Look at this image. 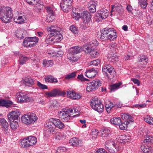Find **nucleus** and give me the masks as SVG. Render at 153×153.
Wrapping results in <instances>:
<instances>
[{
    "label": "nucleus",
    "mask_w": 153,
    "mask_h": 153,
    "mask_svg": "<svg viewBox=\"0 0 153 153\" xmlns=\"http://www.w3.org/2000/svg\"><path fill=\"white\" fill-rule=\"evenodd\" d=\"M98 45V43L96 40L93 41L88 44L83 45L82 47V50L86 53H91V57L96 58L99 54L97 50L95 49L96 46Z\"/></svg>",
    "instance_id": "nucleus-1"
},
{
    "label": "nucleus",
    "mask_w": 153,
    "mask_h": 153,
    "mask_svg": "<svg viewBox=\"0 0 153 153\" xmlns=\"http://www.w3.org/2000/svg\"><path fill=\"white\" fill-rule=\"evenodd\" d=\"M101 36L100 39L103 41L107 39L114 40L115 39L117 36L116 31L113 28H105L101 30Z\"/></svg>",
    "instance_id": "nucleus-2"
},
{
    "label": "nucleus",
    "mask_w": 153,
    "mask_h": 153,
    "mask_svg": "<svg viewBox=\"0 0 153 153\" xmlns=\"http://www.w3.org/2000/svg\"><path fill=\"white\" fill-rule=\"evenodd\" d=\"M12 16L10 7L4 6L0 7V19L4 23L10 22Z\"/></svg>",
    "instance_id": "nucleus-3"
},
{
    "label": "nucleus",
    "mask_w": 153,
    "mask_h": 153,
    "mask_svg": "<svg viewBox=\"0 0 153 153\" xmlns=\"http://www.w3.org/2000/svg\"><path fill=\"white\" fill-rule=\"evenodd\" d=\"M37 119L38 117L36 114L32 113L24 114L21 117L22 122L27 125L34 123Z\"/></svg>",
    "instance_id": "nucleus-4"
},
{
    "label": "nucleus",
    "mask_w": 153,
    "mask_h": 153,
    "mask_svg": "<svg viewBox=\"0 0 153 153\" xmlns=\"http://www.w3.org/2000/svg\"><path fill=\"white\" fill-rule=\"evenodd\" d=\"M37 142V139L34 136H30L25 139L21 140L20 144L22 147H29L36 144Z\"/></svg>",
    "instance_id": "nucleus-5"
},
{
    "label": "nucleus",
    "mask_w": 153,
    "mask_h": 153,
    "mask_svg": "<svg viewBox=\"0 0 153 153\" xmlns=\"http://www.w3.org/2000/svg\"><path fill=\"white\" fill-rule=\"evenodd\" d=\"M103 73L108 78L110 77H113L115 74V70L113 67L110 65H107L104 66L102 68Z\"/></svg>",
    "instance_id": "nucleus-6"
},
{
    "label": "nucleus",
    "mask_w": 153,
    "mask_h": 153,
    "mask_svg": "<svg viewBox=\"0 0 153 153\" xmlns=\"http://www.w3.org/2000/svg\"><path fill=\"white\" fill-rule=\"evenodd\" d=\"M46 95L48 97H55L59 96H64L66 94L65 91H61L58 89H54L50 91L46 92Z\"/></svg>",
    "instance_id": "nucleus-7"
},
{
    "label": "nucleus",
    "mask_w": 153,
    "mask_h": 153,
    "mask_svg": "<svg viewBox=\"0 0 153 153\" xmlns=\"http://www.w3.org/2000/svg\"><path fill=\"white\" fill-rule=\"evenodd\" d=\"M101 82L99 80L96 79L94 80L88 84L87 90L88 91H94L101 85Z\"/></svg>",
    "instance_id": "nucleus-8"
},
{
    "label": "nucleus",
    "mask_w": 153,
    "mask_h": 153,
    "mask_svg": "<svg viewBox=\"0 0 153 153\" xmlns=\"http://www.w3.org/2000/svg\"><path fill=\"white\" fill-rule=\"evenodd\" d=\"M70 113L68 109L62 110L58 112V116L63 122H68L70 119Z\"/></svg>",
    "instance_id": "nucleus-9"
},
{
    "label": "nucleus",
    "mask_w": 153,
    "mask_h": 153,
    "mask_svg": "<svg viewBox=\"0 0 153 153\" xmlns=\"http://www.w3.org/2000/svg\"><path fill=\"white\" fill-rule=\"evenodd\" d=\"M20 115L18 111H12L7 115V117L10 122L19 121L20 120L19 115Z\"/></svg>",
    "instance_id": "nucleus-10"
},
{
    "label": "nucleus",
    "mask_w": 153,
    "mask_h": 153,
    "mask_svg": "<svg viewBox=\"0 0 153 153\" xmlns=\"http://www.w3.org/2000/svg\"><path fill=\"white\" fill-rule=\"evenodd\" d=\"M99 0H90L88 5V9L91 13H92L96 11V5Z\"/></svg>",
    "instance_id": "nucleus-11"
},
{
    "label": "nucleus",
    "mask_w": 153,
    "mask_h": 153,
    "mask_svg": "<svg viewBox=\"0 0 153 153\" xmlns=\"http://www.w3.org/2000/svg\"><path fill=\"white\" fill-rule=\"evenodd\" d=\"M18 100L22 102H32L34 101L33 98L29 97L27 95H25L22 93L20 94L19 95Z\"/></svg>",
    "instance_id": "nucleus-12"
},
{
    "label": "nucleus",
    "mask_w": 153,
    "mask_h": 153,
    "mask_svg": "<svg viewBox=\"0 0 153 153\" xmlns=\"http://www.w3.org/2000/svg\"><path fill=\"white\" fill-rule=\"evenodd\" d=\"M97 68H91L85 72V75L89 78L94 77L97 73Z\"/></svg>",
    "instance_id": "nucleus-13"
},
{
    "label": "nucleus",
    "mask_w": 153,
    "mask_h": 153,
    "mask_svg": "<svg viewBox=\"0 0 153 153\" xmlns=\"http://www.w3.org/2000/svg\"><path fill=\"white\" fill-rule=\"evenodd\" d=\"M82 17L83 18V23H90L91 20V15L87 11H84L82 13Z\"/></svg>",
    "instance_id": "nucleus-14"
},
{
    "label": "nucleus",
    "mask_w": 153,
    "mask_h": 153,
    "mask_svg": "<svg viewBox=\"0 0 153 153\" xmlns=\"http://www.w3.org/2000/svg\"><path fill=\"white\" fill-rule=\"evenodd\" d=\"M36 81L31 77H26L23 79L22 83L26 86L31 87L34 84Z\"/></svg>",
    "instance_id": "nucleus-15"
},
{
    "label": "nucleus",
    "mask_w": 153,
    "mask_h": 153,
    "mask_svg": "<svg viewBox=\"0 0 153 153\" xmlns=\"http://www.w3.org/2000/svg\"><path fill=\"white\" fill-rule=\"evenodd\" d=\"M123 11L122 6L119 4L111 5V13H112V12H114L118 13H121Z\"/></svg>",
    "instance_id": "nucleus-16"
},
{
    "label": "nucleus",
    "mask_w": 153,
    "mask_h": 153,
    "mask_svg": "<svg viewBox=\"0 0 153 153\" xmlns=\"http://www.w3.org/2000/svg\"><path fill=\"white\" fill-rule=\"evenodd\" d=\"M98 17L102 19H105L108 15V11L105 9H101L98 12Z\"/></svg>",
    "instance_id": "nucleus-17"
},
{
    "label": "nucleus",
    "mask_w": 153,
    "mask_h": 153,
    "mask_svg": "<svg viewBox=\"0 0 153 153\" xmlns=\"http://www.w3.org/2000/svg\"><path fill=\"white\" fill-rule=\"evenodd\" d=\"M0 124L2 126V130L5 132H8V124L3 118H0Z\"/></svg>",
    "instance_id": "nucleus-18"
},
{
    "label": "nucleus",
    "mask_w": 153,
    "mask_h": 153,
    "mask_svg": "<svg viewBox=\"0 0 153 153\" xmlns=\"http://www.w3.org/2000/svg\"><path fill=\"white\" fill-rule=\"evenodd\" d=\"M53 122L56 127L60 129H62L64 127V124L59 119L53 118Z\"/></svg>",
    "instance_id": "nucleus-19"
},
{
    "label": "nucleus",
    "mask_w": 153,
    "mask_h": 153,
    "mask_svg": "<svg viewBox=\"0 0 153 153\" xmlns=\"http://www.w3.org/2000/svg\"><path fill=\"white\" fill-rule=\"evenodd\" d=\"M106 149L111 153H117L119 150L118 146L115 143H113L112 147L106 146Z\"/></svg>",
    "instance_id": "nucleus-20"
},
{
    "label": "nucleus",
    "mask_w": 153,
    "mask_h": 153,
    "mask_svg": "<svg viewBox=\"0 0 153 153\" xmlns=\"http://www.w3.org/2000/svg\"><path fill=\"white\" fill-rule=\"evenodd\" d=\"M12 102L6 99H0V106L7 107L12 105Z\"/></svg>",
    "instance_id": "nucleus-21"
},
{
    "label": "nucleus",
    "mask_w": 153,
    "mask_h": 153,
    "mask_svg": "<svg viewBox=\"0 0 153 153\" xmlns=\"http://www.w3.org/2000/svg\"><path fill=\"white\" fill-rule=\"evenodd\" d=\"M45 81L46 82L56 83L58 80L56 78L53 77L51 75L46 76L45 77Z\"/></svg>",
    "instance_id": "nucleus-22"
},
{
    "label": "nucleus",
    "mask_w": 153,
    "mask_h": 153,
    "mask_svg": "<svg viewBox=\"0 0 153 153\" xmlns=\"http://www.w3.org/2000/svg\"><path fill=\"white\" fill-rule=\"evenodd\" d=\"M46 125L49 130L48 131H50V133H53L56 127L54 124L53 123V119L51 121L47 123Z\"/></svg>",
    "instance_id": "nucleus-23"
},
{
    "label": "nucleus",
    "mask_w": 153,
    "mask_h": 153,
    "mask_svg": "<svg viewBox=\"0 0 153 153\" xmlns=\"http://www.w3.org/2000/svg\"><path fill=\"white\" fill-rule=\"evenodd\" d=\"M100 103H102L100 100L96 97H93L90 102V105L91 107Z\"/></svg>",
    "instance_id": "nucleus-24"
},
{
    "label": "nucleus",
    "mask_w": 153,
    "mask_h": 153,
    "mask_svg": "<svg viewBox=\"0 0 153 153\" xmlns=\"http://www.w3.org/2000/svg\"><path fill=\"white\" fill-rule=\"evenodd\" d=\"M122 118L125 120V121H128L129 122H132L133 120L132 119V117L128 114H121Z\"/></svg>",
    "instance_id": "nucleus-25"
},
{
    "label": "nucleus",
    "mask_w": 153,
    "mask_h": 153,
    "mask_svg": "<svg viewBox=\"0 0 153 153\" xmlns=\"http://www.w3.org/2000/svg\"><path fill=\"white\" fill-rule=\"evenodd\" d=\"M81 48L78 46H75L70 48V53L73 54H76L79 53L81 51Z\"/></svg>",
    "instance_id": "nucleus-26"
},
{
    "label": "nucleus",
    "mask_w": 153,
    "mask_h": 153,
    "mask_svg": "<svg viewBox=\"0 0 153 153\" xmlns=\"http://www.w3.org/2000/svg\"><path fill=\"white\" fill-rule=\"evenodd\" d=\"M69 143L72 146H77L79 145V141L77 138L73 137L69 140Z\"/></svg>",
    "instance_id": "nucleus-27"
},
{
    "label": "nucleus",
    "mask_w": 153,
    "mask_h": 153,
    "mask_svg": "<svg viewBox=\"0 0 153 153\" xmlns=\"http://www.w3.org/2000/svg\"><path fill=\"white\" fill-rule=\"evenodd\" d=\"M119 139L121 141H120L121 143L128 142L130 140V137L128 135H123L119 137Z\"/></svg>",
    "instance_id": "nucleus-28"
},
{
    "label": "nucleus",
    "mask_w": 153,
    "mask_h": 153,
    "mask_svg": "<svg viewBox=\"0 0 153 153\" xmlns=\"http://www.w3.org/2000/svg\"><path fill=\"white\" fill-rule=\"evenodd\" d=\"M93 109L99 112H102L103 111L104 107L102 103H100L91 107Z\"/></svg>",
    "instance_id": "nucleus-29"
},
{
    "label": "nucleus",
    "mask_w": 153,
    "mask_h": 153,
    "mask_svg": "<svg viewBox=\"0 0 153 153\" xmlns=\"http://www.w3.org/2000/svg\"><path fill=\"white\" fill-rule=\"evenodd\" d=\"M30 43L29 47H32L36 45V44L38 41L39 39L37 37H30Z\"/></svg>",
    "instance_id": "nucleus-30"
},
{
    "label": "nucleus",
    "mask_w": 153,
    "mask_h": 153,
    "mask_svg": "<svg viewBox=\"0 0 153 153\" xmlns=\"http://www.w3.org/2000/svg\"><path fill=\"white\" fill-rule=\"evenodd\" d=\"M54 40L56 39L54 36L51 34H49L47 36L45 41L47 43H51Z\"/></svg>",
    "instance_id": "nucleus-31"
},
{
    "label": "nucleus",
    "mask_w": 153,
    "mask_h": 153,
    "mask_svg": "<svg viewBox=\"0 0 153 153\" xmlns=\"http://www.w3.org/2000/svg\"><path fill=\"white\" fill-rule=\"evenodd\" d=\"M48 30L50 31V34H51L53 35V34L54 33H56V32L60 31L61 29L59 27H58L57 26L55 27L52 26L49 27L48 29Z\"/></svg>",
    "instance_id": "nucleus-32"
},
{
    "label": "nucleus",
    "mask_w": 153,
    "mask_h": 153,
    "mask_svg": "<svg viewBox=\"0 0 153 153\" xmlns=\"http://www.w3.org/2000/svg\"><path fill=\"white\" fill-rule=\"evenodd\" d=\"M122 84L121 82L114 84L110 86L109 88L110 91V92L114 91L119 88V87Z\"/></svg>",
    "instance_id": "nucleus-33"
},
{
    "label": "nucleus",
    "mask_w": 153,
    "mask_h": 153,
    "mask_svg": "<svg viewBox=\"0 0 153 153\" xmlns=\"http://www.w3.org/2000/svg\"><path fill=\"white\" fill-rule=\"evenodd\" d=\"M121 120L120 117H114L110 120L111 123L116 125H118L121 123Z\"/></svg>",
    "instance_id": "nucleus-34"
},
{
    "label": "nucleus",
    "mask_w": 153,
    "mask_h": 153,
    "mask_svg": "<svg viewBox=\"0 0 153 153\" xmlns=\"http://www.w3.org/2000/svg\"><path fill=\"white\" fill-rule=\"evenodd\" d=\"M29 59V58L25 55H21L19 57V62L21 65H23Z\"/></svg>",
    "instance_id": "nucleus-35"
},
{
    "label": "nucleus",
    "mask_w": 153,
    "mask_h": 153,
    "mask_svg": "<svg viewBox=\"0 0 153 153\" xmlns=\"http://www.w3.org/2000/svg\"><path fill=\"white\" fill-rule=\"evenodd\" d=\"M138 61L139 62H143V64L146 65L147 64L148 61V58L145 56H140L138 58Z\"/></svg>",
    "instance_id": "nucleus-36"
},
{
    "label": "nucleus",
    "mask_w": 153,
    "mask_h": 153,
    "mask_svg": "<svg viewBox=\"0 0 153 153\" xmlns=\"http://www.w3.org/2000/svg\"><path fill=\"white\" fill-rule=\"evenodd\" d=\"M60 6L62 10L65 12H67L70 9L71 7L68 4H64V3H60Z\"/></svg>",
    "instance_id": "nucleus-37"
},
{
    "label": "nucleus",
    "mask_w": 153,
    "mask_h": 153,
    "mask_svg": "<svg viewBox=\"0 0 153 153\" xmlns=\"http://www.w3.org/2000/svg\"><path fill=\"white\" fill-rule=\"evenodd\" d=\"M100 131L102 132L101 135L102 137L105 138L108 136L110 133V130L106 129H102Z\"/></svg>",
    "instance_id": "nucleus-38"
},
{
    "label": "nucleus",
    "mask_w": 153,
    "mask_h": 153,
    "mask_svg": "<svg viewBox=\"0 0 153 153\" xmlns=\"http://www.w3.org/2000/svg\"><path fill=\"white\" fill-rule=\"evenodd\" d=\"M60 31L56 32V33L53 34V35L55 37V39L56 40V41L61 40L63 38L62 35L60 33Z\"/></svg>",
    "instance_id": "nucleus-39"
},
{
    "label": "nucleus",
    "mask_w": 153,
    "mask_h": 153,
    "mask_svg": "<svg viewBox=\"0 0 153 153\" xmlns=\"http://www.w3.org/2000/svg\"><path fill=\"white\" fill-rule=\"evenodd\" d=\"M84 25L82 27V28L83 30L85 31H89L91 29V23H83Z\"/></svg>",
    "instance_id": "nucleus-40"
},
{
    "label": "nucleus",
    "mask_w": 153,
    "mask_h": 153,
    "mask_svg": "<svg viewBox=\"0 0 153 153\" xmlns=\"http://www.w3.org/2000/svg\"><path fill=\"white\" fill-rule=\"evenodd\" d=\"M129 124V122L128 121H125L123 123H122L118 125L120 128L121 130H123L126 129V128H127V126Z\"/></svg>",
    "instance_id": "nucleus-41"
},
{
    "label": "nucleus",
    "mask_w": 153,
    "mask_h": 153,
    "mask_svg": "<svg viewBox=\"0 0 153 153\" xmlns=\"http://www.w3.org/2000/svg\"><path fill=\"white\" fill-rule=\"evenodd\" d=\"M18 121H15L10 122V127L11 128L14 130L16 129L18 126Z\"/></svg>",
    "instance_id": "nucleus-42"
},
{
    "label": "nucleus",
    "mask_w": 153,
    "mask_h": 153,
    "mask_svg": "<svg viewBox=\"0 0 153 153\" xmlns=\"http://www.w3.org/2000/svg\"><path fill=\"white\" fill-rule=\"evenodd\" d=\"M145 139L143 142L144 143H147L150 142L152 143H153V137L150 136L149 135H147L146 136Z\"/></svg>",
    "instance_id": "nucleus-43"
},
{
    "label": "nucleus",
    "mask_w": 153,
    "mask_h": 153,
    "mask_svg": "<svg viewBox=\"0 0 153 153\" xmlns=\"http://www.w3.org/2000/svg\"><path fill=\"white\" fill-rule=\"evenodd\" d=\"M147 0H138L139 3L140 7L143 8H146L147 5V3L146 2Z\"/></svg>",
    "instance_id": "nucleus-44"
},
{
    "label": "nucleus",
    "mask_w": 153,
    "mask_h": 153,
    "mask_svg": "<svg viewBox=\"0 0 153 153\" xmlns=\"http://www.w3.org/2000/svg\"><path fill=\"white\" fill-rule=\"evenodd\" d=\"M144 120L150 125H153V118L147 115L144 119Z\"/></svg>",
    "instance_id": "nucleus-45"
},
{
    "label": "nucleus",
    "mask_w": 153,
    "mask_h": 153,
    "mask_svg": "<svg viewBox=\"0 0 153 153\" xmlns=\"http://www.w3.org/2000/svg\"><path fill=\"white\" fill-rule=\"evenodd\" d=\"M76 74V72H74L69 74L66 75L65 77V79L69 80L75 77Z\"/></svg>",
    "instance_id": "nucleus-46"
},
{
    "label": "nucleus",
    "mask_w": 153,
    "mask_h": 153,
    "mask_svg": "<svg viewBox=\"0 0 153 153\" xmlns=\"http://www.w3.org/2000/svg\"><path fill=\"white\" fill-rule=\"evenodd\" d=\"M65 137V135L63 133L57 132L55 134V139L57 140H61Z\"/></svg>",
    "instance_id": "nucleus-47"
},
{
    "label": "nucleus",
    "mask_w": 153,
    "mask_h": 153,
    "mask_svg": "<svg viewBox=\"0 0 153 153\" xmlns=\"http://www.w3.org/2000/svg\"><path fill=\"white\" fill-rule=\"evenodd\" d=\"M24 20L23 19L22 16H19L18 18H15L14 19V21L19 24H22L24 22Z\"/></svg>",
    "instance_id": "nucleus-48"
},
{
    "label": "nucleus",
    "mask_w": 153,
    "mask_h": 153,
    "mask_svg": "<svg viewBox=\"0 0 153 153\" xmlns=\"http://www.w3.org/2000/svg\"><path fill=\"white\" fill-rule=\"evenodd\" d=\"M30 37H27L25 38L23 42V45L24 46L26 47H29V45H30Z\"/></svg>",
    "instance_id": "nucleus-49"
},
{
    "label": "nucleus",
    "mask_w": 153,
    "mask_h": 153,
    "mask_svg": "<svg viewBox=\"0 0 153 153\" xmlns=\"http://www.w3.org/2000/svg\"><path fill=\"white\" fill-rule=\"evenodd\" d=\"M146 21L148 24L150 25L153 23V16L152 15H148L146 18Z\"/></svg>",
    "instance_id": "nucleus-50"
},
{
    "label": "nucleus",
    "mask_w": 153,
    "mask_h": 153,
    "mask_svg": "<svg viewBox=\"0 0 153 153\" xmlns=\"http://www.w3.org/2000/svg\"><path fill=\"white\" fill-rule=\"evenodd\" d=\"M108 57L110 58H111V59L113 60L114 61H117L118 56L116 54H115L113 52L110 53H109Z\"/></svg>",
    "instance_id": "nucleus-51"
},
{
    "label": "nucleus",
    "mask_w": 153,
    "mask_h": 153,
    "mask_svg": "<svg viewBox=\"0 0 153 153\" xmlns=\"http://www.w3.org/2000/svg\"><path fill=\"white\" fill-rule=\"evenodd\" d=\"M70 29L71 31L74 33H77L78 32V27L75 25H71L70 27Z\"/></svg>",
    "instance_id": "nucleus-52"
},
{
    "label": "nucleus",
    "mask_w": 153,
    "mask_h": 153,
    "mask_svg": "<svg viewBox=\"0 0 153 153\" xmlns=\"http://www.w3.org/2000/svg\"><path fill=\"white\" fill-rule=\"evenodd\" d=\"M55 18V16L53 14H51L50 15L48 14L47 16L46 20L48 22H51L53 21Z\"/></svg>",
    "instance_id": "nucleus-53"
},
{
    "label": "nucleus",
    "mask_w": 153,
    "mask_h": 153,
    "mask_svg": "<svg viewBox=\"0 0 153 153\" xmlns=\"http://www.w3.org/2000/svg\"><path fill=\"white\" fill-rule=\"evenodd\" d=\"M36 8L35 9V10L37 12H40L41 10V9L43 7V5L41 4H40L39 2L36 4Z\"/></svg>",
    "instance_id": "nucleus-54"
},
{
    "label": "nucleus",
    "mask_w": 153,
    "mask_h": 153,
    "mask_svg": "<svg viewBox=\"0 0 153 153\" xmlns=\"http://www.w3.org/2000/svg\"><path fill=\"white\" fill-rule=\"evenodd\" d=\"M67 151V149L65 147H61L59 148L57 150V153H64Z\"/></svg>",
    "instance_id": "nucleus-55"
},
{
    "label": "nucleus",
    "mask_w": 153,
    "mask_h": 153,
    "mask_svg": "<svg viewBox=\"0 0 153 153\" xmlns=\"http://www.w3.org/2000/svg\"><path fill=\"white\" fill-rule=\"evenodd\" d=\"M37 85L41 89H44L48 88L47 86L45 85L41 84L40 82H37Z\"/></svg>",
    "instance_id": "nucleus-56"
},
{
    "label": "nucleus",
    "mask_w": 153,
    "mask_h": 153,
    "mask_svg": "<svg viewBox=\"0 0 153 153\" xmlns=\"http://www.w3.org/2000/svg\"><path fill=\"white\" fill-rule=\"evenodd\" d=\"M39 1V0H26L27 2L30 4H36Z\"/></svg>",
    "instance_id": "nucleus-57"
},
{
    "label": "nucleus",
    "mask_w": 153,
    "mask_h": 153,
    "mask_svg": "<svg viewBox=\"0 0 153 153\" xmlns=\"http://www.w3.org/2000/svg\"><path fill=\"white\" fill-rule=\"evenodd\" d=\"M100 61L98 59H97L95 60H93L90 62V64L91 65L97 66L100 63Z\"/></svg>",
    "instance_id": "nucleus-58"
},
{
    "label": "nucleus",
    "mask_w": 153,
    "mask_h": 153,
    "mask_svg": "<svg viewBox=\"0 0 153 153\" xmlns=\"http://www.w3.org/2000/svg\"><path fill=\"white\" fill-rule=\"evenodd\" d=\"M98 131L97 130L94 129L92 130L91 135L94 138H96L98 135Z\"/></svg>",
    "instance_id": "nucleus-59"
},
{
    "label": "nucleus",
    "mask_w": 153,
    "mask_h": 153,
    "mask_svg": "<svg viewBox=\"0 0 153 153\" xmlns=\"http://www.w3.org/2000/svg\"><path fill=\"white\" fill-rule=\"evenodd\" d=\"M72 2V0H62L61 2L62 3H64L65 4H68V5L71 6V4Z\"/></svg>",
    "instance_id": "nucleus-60"
},
{
    "label": "nucleus",
    "mask_w": 153,
    "mask_h": 153,
    "mask_svg": "<svg viewBox=\"0 0 153 153\" xmlns=\"http://www.w3.org/2000/svg\"><path fill=\"white\" fill-rule=\"evenodd\" d=\"M74 110L75 113H79V112L80 110L79 109V108L78 107L73 108L72 109H68L70 113H72L73 111Z\"/></svg>",
    "instance_id": "nucleus-61"
},
{
    "label": "nucleus",
    "mask_w": 153,
    "mask_h": 153,
    "mask_svg": "<svg viewBox=\"0 0 153 153\" xmlns=\"http://www.w3.org/2000/svg\"><path fill=\"white\" fill-rule=\"evenodd\" d=\"M45 9L47 10V12L48 13V14H53V12L52 8L50 7H46Z\"/></svg>",
    "instance_id": "nucleus-62"
},
{
    "label": "nucleus",
    "mask_w": 153,
    "mask_h": 153,
    "mask_svg": "<svg viewBox=\"0 0 153 153\" xmlns=\"http://www.w3.org/2000/svg\"><path fill=\"white\" fill-rule=\"evenodd\" d=\"M16 37L19 39L20 38L21 39L22 37L24 38L23 36V34L22 33V32H19L18 30H17L16 32Z\"/></svg>",
    "instance_id": "nucleus-63"
},
{
    "label": "nucleus",
    "mask_w": 153,
    "mask_h": 153,
    "mask_svg": "<svg viewBox=\"0 0 153 153\" xmlns=\"http://www.w3.org/2000/svg\"><path fill=\"white\" fill-rule=\"evenodd\" d=\"M52 63V61L51 60H44L43 62V64L45 66L48 67L49 66V64H50L51 65Z\"/></svg>",
    "instance_id": "nucleus-64"
}]
</instances>
